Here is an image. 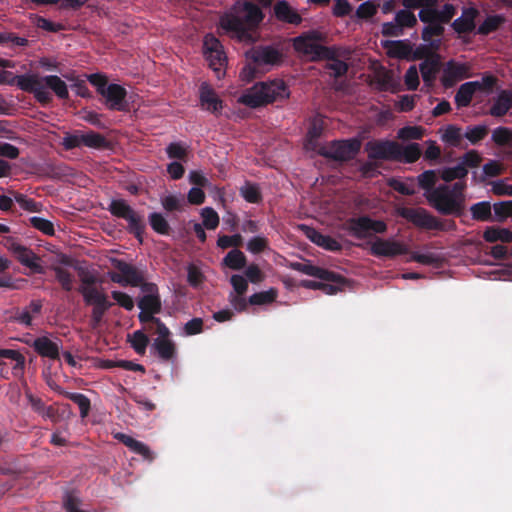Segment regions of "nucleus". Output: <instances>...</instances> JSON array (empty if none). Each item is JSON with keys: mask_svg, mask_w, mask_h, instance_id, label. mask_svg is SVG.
<instances>
[{"mask_svg": "<svg viewBox=\"0 0 512 512\" xmlns=\"http://www.w3.org/2000/svg\"><path fill=\"white\" fill-rule=\"evenodd\" d=\"M169 158L184 159L187 155V147L181 143H171L166 148Z\"/></svg>", "mask_w": 512, "mask_h": 512, "instance_id": "60", "label": "nucleus"}, {"mask_svg": "<svg viewBox=\"0 0 512 512\" xmlns=\"http://www.w3.org/2000/svg\"><path fill=\"white\" fill-rule=\"evenodd\" d=\"M468 76L469 66L467 64L449 61L443 69L441 82L445 87H451Z\"/></svg>", "mask_w": 512, "mask_h": 512, "instance_id": "17", "label": "nucleus"}, {"mask_svg": "<svg viewBox=\"0 0 512 512\" xmlns=\"http://www.w3.org/2000/svg\"><path fill=\"white\" fill-rule=\"evenodd\" d=\"M290 268L323 281L334 282L336 280L334 273L314 266L308 262H294L290 264Z\"/></svg>", "mask_w": 512, "mask_h": 512, "instance_id": "22", "label": "nucleus"}, {"mask_svg": "<svg viewBox=\"0 0 512 512\" xmlns=\"http://www.w3.org/2000/svg\"><path fill=\"white\" fill-rule=\"evenodd\" d=\"M483 238L490 243L498 241L510 243L512 242V232L507 228L488 227L483 233Z\"/></svg>", "mask_w": 512, "mask_h": 512, "instance_id": "30", "label": "nucleus"}, {"mask_svg": "<svg viewBox=\"0 0 512 512\" xmlns=\"http://www.w3.org/2000/svg\"><path fill=\"white\" fill-rule=\"evenodd\" d=\"M274 13L278 20L298 25L302 18L298 12L291 7L286 1H280L274 6Z\"/></svg>", "mask_w": 512, "mask_h": 512, "instance_id": "27", "label": "nucleus"}, {"mask_svg": "<svg viewBox=\"0 0 512 512\" xmlns=\"http://www.w3.org/2000/svg\"><path fill=\"white\" fill-rule=\"evenodd\" d=\"M324 128V119L320 116H317L311 120L310 127L307 132V137L309 140H313L319 137Z\"/></svg>", "mask_w": 512, "mask_h": 512, "instance_id": "56", "label": "nucleus"}, {"mask_svg": "<svg viewBox=\"0 0 512 512\" xmlns=\"http://www.w3.org/2000/svg\"><path fill=\"white\" fill-rule=\"evenodd\" d=\"M276 297H277V291L275 289L271 288L267 291H263V292H259V293H255V294L251 295L249 298V302L252 305H264V304L272 303L276 299Z\"/></svg>", "mask_w": 512, "mask_h": 512, "instance_id": "41", "label": "nucleus"}, {"mask_svg": "<svg viewBox=\"0 0 512 512\" xmlns=\"http://www.w3.org/2000/svg\"><path fill=\"white\" fill-rule=\"evenodd\" d=\"M89 82L101 94L110 109L123 110L126 90L118 84H108L107 78L103 74H91L87 77Z\"/></svg>", "mask_w": 512, "mask_h": 512, "instance_id": "4", "label": "nucleus"}, {"mask_svg": "<svg viewBox=\"0 0 512 512\" xmlns=\"http://www.w3.org/2000/svg\"><path fill=\"white\" fill-rule=\"evenodd\" d=\"M240 193L242 197L249 203H258L261 200L259 188L254 184H244L240 189Z\"/></svg>", "mask_w": 512, "mask_h": 512, "instance_id": "44", "label": "nucleus"}, {"mask_svg": "<svg viewBox=\"0 0 512 512\" xmlns=\"http://www.w3.org/2000/svg\"><path fill=\"white\" fill-rule=\"evenodd\" d=\"M22 86L23 91L32 93L36 100L42 104H47L52 99L48 88L61 99H66L69 96L68 87L65 81L57 75L41 77L38 74L29 73V78L22 79Z\"/></svg>", "mask_w": 512, "mask_h": 512, "instance_id": "2", "label": "nucleus"}, {"mask_svg": "<svg viewBox=\"0 0 512 512\" xmlns=\"http://www.w3.org/2000/svg\"><path fill=\"white\" fill-rule=\"evenodd\" d=\"M203 55L216 77L218 79L223 78L226 71L227 57L221 42L212 34H207L203 39Z\"/></svg>", "mask_w": 512, "mask_h": 512, "instance_id": "5", "label": "nucleus"}, {"mask_svg": "<svg viewBox=\"0 0 512 512\" xmlns=\"http://www.w3.org/2000/svg\"><path fill=\"white\" fill-rule=\"evenodd\" d=\"M142 292L145 295L138 302L139 308L150 313H158L161 303L156 285L151 283L144 284Z\"/></svg>", "mask_w": 512, "mask_h": 512, "instance_id": "19", "label": "nucleus"}, {"mask_svg": "<svg viewBox=\"0 0 512 512\" xmlns=\"http://www.w3.org/2000/svg\"><path fill=\"white\" fill-rule=\"evenodd\" d=\"M82 146L101 148L105 145V138L94 131L81 132Z\"/></svg>", "mask_w": 512, "mask_h": 512, "instance_id": "37", "label": "nucleus"}, {"mask_svg": "<svg viewBox=\"0 0 512 512\" xmlns=\"http://www.w3.org/2000/svg\"><path fill=\"white\" fill-rule=\"evenodd\" d=\"M382 47L385 49L387 55L392 58L416 60L425 58L426 56L425 46H421L417 48L415 51H413L410 43L405 40L383 41Z\"/></svg>", "mask_w": 512, "mask_h": 512, "instance_id": "10", "label": "nucleus"}, {"mask_svg": "<svg viewBox=\"0 0 512 512\" xmlns=\"http://www.w3.org/2000/svg\"><path fill=\"white\" fill-rule=\"evenodd\" d=\"M465 184L455 183L452 187L441 185L433 191L425 192L428 202L443 214H458L464 207Z\"/></svg>", "mask_w": 512, "mask_h": 512, "instance_id": "3", "label": "nucleus"}, {"mask_svg": "<svg viewBox=\"0 0 512 512\" xmlns=\"http://www.w3.org/2000/svg\"><path fill=\"white\" fill-rule=\"evenodd\" d=\"M441 139L451 146H456L461 140L460 130L454 126H448L444 129Z\"/></svg>", "mask_w": 512, "mask_h": 512, "instance_id": "55", "label": "nucleus"}, {"mask_svg": "<svg viewBox=\"0 0 512 512\" xmlns=\"http://www.w3.org/2000/svg\"><path fill=\"white\" fill-rule=\"evenodd\" d=\"M32 346L39 355L50 359H57L62 343L58 338L53 339L49 336H41L34 340Z\"/></svg>", "mask_w": 512, "mask_h": 512, "instance_id": "18", "label": "nucleus"}, {"mask_svg": "<svg viewBox=\"0 0 512 512\" xmlns=\"http://www.w3.org/2000/svg\"><path fill=\"white\" fill-rule=\"evenodd\" d=\"M390 186L401 194L412 195L415 193V183L413 179L390 181Z\"/></svg>", "mask_w": 512, "mask_h": 512, "instance_id": "45", "label": "nucleus"}, {"mask_svg": "<svg viewBox=\"0 0 512 512\" xmlns=\"http://www.w3.org/2000/svg\"><path fill=\"white\" fill-rule=\"evenodd\" d=\"M242 242V237L239 234L233 236H220L217 245L220 248L226 249L229 247H238Z\"/></svg>", "mask_w": 512, "mask_h": 512, "instance_id": "63", "label": "nucleus"}, {"mask_svg": "<svg viewBox=\"0 0 512 512\" xmlns=\"http://www.w3.org/2000/svg\"><path fill=\"white\" fill-rule=\"evenodd\" d=\"M128 339L131 346L138 354L143 355L145 353L149 339L142 331H135L133 334L128 336Z\"/></svg>", "mask_w": 512, "mask_h": 512, "instance_id": "38", "label": "nucleus"}, {"mask_svg": "<svg viewBox=\"0 0 512 512\" xmlns=\"http://www.w3.org/2000/svg\"><path fill=\"white\" fill-rule=\"evenodd\" d=\"M368 157L371 159H393L399 153V144L394 141H371L366 145Z\"/></svg>", "mask_w": 512, "mask_h": 512, "instance_id": "15", "label": "nucleus"}, {"mask_svg": "<svg viewBox=\"0 0 512 512\" xmlns=\"http://www.w3.org/2000/svg\"><path fill=\"white\" fill-rule=\"evenodd\" d=\"M436 180L437 174L433 170L425 171L418 176V183L425 192L433 191L435 189L433 186L436 183Z\"/></svg>", "mask_w": 512, "mask_h": 512, "instance_id": "50", "label": "nucleus"}, {"mask_svg": "<svg viewBox=\"0 0 512 512\" xmlns=\"http://www.w3.org/2000/svg\"><path fill=\"white\" fill-rule=\"evenodd\" d=\"M23 78H29V73L22 75H14L9 71L0 70V85H16L19 89L23 91Z\"/></svg>", "mask_w": 512, "mask_h": 512, "instance_id": "42", "label": "nucleus"}, {"mask_svg": "<svg viewBox=\"0 0 512 512\" xmlns=\"http://www.w3.org/2000/svg\"><path fill=\"white\" fill-rule=\"evenodd\" d=\"M268 247H269L268 239L263 236H255L247 242V250L249 252H251L252 254L261 253V252L267 250Z\"/></svg>", "mask_w": 512, "mask_h": 512, "instance_id": "49", "label": "nucleus"}, {"mask_svg": "<svg viewBox=\"0 0 512 512\" xmlns=\"http://www.w3.org/2000/svg\"><path fill=\"white\" fill-rule=\"evenodd\" d=\"M259 85L265 105L287 99L290 95L287 85L281 79L259 82Z\"/></svg>", "mask_w": 512, "mask_h": 512, "instance_id": "13", "label": "nucleus"}, {"mask_svg": "<svg viewBox=\"0 0 512 512\" xmlns=\"http://www.w3.org/2000/svg\"><path fill=\"white\" fill-rule=\"evenodd\" d=\"M114 437L122 442L125 446H127L132 452L141 455L147 460L153 459V453L151 452L150 448L143 442H140L124 433H116Z\"/></svg>", "mask_w": 512, "mask_h": 512, "instance_id": "26", "label": "nucleus"}, {"mask_svg": "<svg viewBox=\"0 0 512 512\" xmlns=\"http://www.w3.org/2000/svg\"><path fill=\"white\" fill-rule=\"evenodd\" d=\"M112 297L117 302V304L124 309L130 311L134 308V301L128 294L120 291H113Z\"/></svg>", "mask_w": 512, "mask_h": 512, "instance_id": "59", "label": "nucleus"}, {"mask_svg": "<svg viewBox=\"0 0 512 512\" xmlns=\"http://www.w3.org/2000/svg\"><path fill=\"white\" fill-rule=\"evenodd\" d=\"M224 264L233 270H240L246 264V257L240 250L230 251L224 258Z\"/></svg>", "mask_w": 512, "mask_h": 512, "instance_id": "35", "label": "nucleus"}, {"mask_svg": "<svg viewBox=\"0 0 512 512\" xmlns=\"http://www.w3.org/2000/svg\"><path fill=\"white\" fill-rule=\"evenodd\" d=\"M155 325L158 337L154 340L152 347L160 358L168 360L174 354V344L169 339L170 332L160 320H155Z\"/></svg>", "mask_w": 512, "mask_h": 512, "instance_id": "14", "label": "nucleus"}, {"mask_svg": "<svg viewBox=\"0 0 512 512\" xmlns=\"http://www.w3.org/2000/svg\"><path fill=\"white\" fill-rule=\"evenodd\" d=\"M3 245L23 266L37 273L43 271L40 258L31 249L20 244L15 238L6 237Z\"/></svg>", "mask_w": 512, "mask_h": 512, "instance_id": "9", "label": "nucleus"}, {"mask_svg": "<svg viewBox=\"0 0 512 512\" xmlns=\"http://www.w3.org/2000/svg\"><path fill=\"white\" fill-rule=\"evenodd\" d=\"M300 228L304 232V234L307 236V238H309L316 245L323 247L324 249L329 250V251L340 250L341 245L334 238H332L330 236L322 235L318 231H316L314 228H311L308 226H301Z\"/></svg>", "mask_w": 512, "mask_h": 512, "instance_id": "23", "label": "nucleus"}, {"mask_svg": "<svg viewBox=\"0 0 512 512\" xmlns=\"http://www.w3.org/2000/svg\"><path fill=\"white\" fill-rule=\"evenodd\" d=\"M360 147L361 142L358 139L334 141L322 147L320 153L336 160H348L358 153Z\"/></svg>", "mask_w": 512, "mask_h": 512, "instance_id": "11", "label": "nucleus"}, {"mask_svg": "<svg viewBox=\"0 0 512 512\" xmlns=\"http://www.w3.org/2000/svg\"><path fill=\"white\" fill-rule=\"evenodd\" d=\"M394 19L402 30L406 27H413L417 23L416 16L409 10L398 11Z\"/></svg>", "mask_w": 512, "mask_h": 512, "instance_id": "48", "label": "nucleus"}, {"mask_svg": "<svg viewBox=\"0 0 512 512\" xmlns=\"http://www.w3.org/2000/svg\"><path fill=\"white\" fill-rule=\"evenodd\" d=\"M345 229L354 237L364 239L373 234H382L386 232L387 225L381 220H373L369 217H359L347 221Z\"/></svg>", "mask_w": 512, "mask_h": 512, "instance_id": "8", "label": "nucleus"}, {"mask_svg": "<svg viewBox=\"0 0 512 512\" xmlns=\"http://www.w3.org/2000/svg\"><path fill=\"white\" fill-rule=\"evenodd\" d=\"M62 145L67 150H70V149H73V148L82 147L81 131H77V132H75L73 134L67 133L63 137Z\"/></svg>", "mask_w": 512, "mask_h": 512, "instance_id": "62", "label": "nucleus"}, {"mask_svg": "<svg viewBox=\"0 0 512 512\" xmlns=\"http://www.w3.org/2000/svg\"><path fill=\"white\" fill-rule=\"evenodd\" d=\"M109 210L113 215L126 219L133 229L138 230L140 228L141 221L139 216L125 201L113 200L109 206Z\"/></svg>", "mask_w": 512, "mask_h": 512, "instance_id": "20", "label": "nucleus"}, {"mask_svg": "<svg viewBox=\"0 0 512 512\" xmlns=\"http://www.w3.org/2000/svg\"><path fill=\"white\" fill-rule=\"evenodd\" d=\"M426 50L428 49L426 48ZM425 54L426 59L420 64V71L422 74L423 81L427 85H431L438 71L440 57L439 55L436 54L427 57V51H425Z\"/></svg>", "mask_w": 512, "mask_h": 512, "instance_id": "29", "label": "nucleus"}, {"mask_svg": "<svg viewBox=\"0 0 512 512\" xmlns=\"http://www.w3.org/2000/svg\"><path fill=\"white\" fill-rule=\"evenodd\" d=\"M93 279L83 278L82 285L80 286V292L83 295L84 301L88 305H100L108 304L107 297L104 293L92 286Z\"/></svg>", "mask_w": 512, "mask_h": 512, "instance_id": "21", "label": "nucleus"}, {"mask_svg": "<svg viewBox=\"0 0 512 512\" xmlns=\"http://www.w3.org/2000/svg\"><path fill=\"white\" fill-rule=\"evenodd\" d=\"M475 92L489 93L496 84V78L490 74L484 75L481 80L471 81Z\"/></svg>", "mask_w": 512, "mask_h": 512, "instance_id": "46", "label": "nucleus"}, {"mask_svg": "<svg viewBox=\"0 0 512 512\" xmlns=\"http://www.w3.org/2000/svg\"><path fill=\"white\" fill-rule=\"evenodd\" d=\"M443 21L429 22V25L424 28L422 33V38L426 42H430V45L433 49H437L439 47V41L433 42L431 41L433 36H440L443 33V27L441 25Z\"/></svg>", "mask_w": 512, "mask_h": 512, "instance_id": "33", "label": "nucleus"}, {"mask_svg": "<svg viewBox=\"0 0 512 512\" xmlns=\"http://www.w3.org/2000/svg\"><path fill=\"white\" fill-rule=\"evenodd\" d=\"M437 0H432V2L424 5L419 12V18L422 22H436L439 21L440 14L436 9Z\"/></svg>", "mask_w": 512, "mask_h": 512, "instance_id": "39", "label": "nucleus"}, {"mask_svg": "<svg viewBox=\"0 0 512 512\" xmlns=\"http://www.w3.org/2000/svg\"><path fill=\"white\" fill-rule=\"evenodd\" d=\"M424 131L421 126H407L398 131V138L402 140L421 139Z\"/></svg>", "mask_w": 512, "mask_h": 512, "instance_id": "51", "label": "nucleus"}, {"mask_svg": "<svg viewBox=\"0 0 512 512\" xmlns=\"http://www.w3.org/2000/svg\"><path fill=\"white\" fill-rule=\"evenodd\" d=\"M400 214L420 227L432 228L435 225V219L423 209H402Z\"/></svg>", "mask_w": 512, "mask_h": 512, "instance_id": "28", "label": "nucleus"}, {"mask_svg": "<svg viewBox=\"0 0 512 512\" xmlns=\"http://www.w3.org/2000/svg\"><path fill=\"white\" fill-rule=\"evenodd\" d=\"M421 155V149L419 144L412 143L407 146L399 145V153L395 160L404 161L406 163H413Z\"/></svg>", "mask_w": 512, "mask_h": 512, "instance_id": "31", "label": "nucleus"}, {"mask_svg": "<svg viewBox=\"0 0 512 512\" xmlns=\"http://www.w3.org/2000/svg\"><path fill=\"white\" fill-rule=\"evenodd\" d=\"M468 170L462 164H458L455 167H448L440 172L441 178L445 182H451L455 179H463L466 177Z\"/></svg>", "mask_w": 512, "mask_h": 512, "instance_id": "36", "label": "nucleus"}, {"mask_svg": "<svg viewBox=\"0 0 512 512\" xmlns=\"http://www.w3.org/2000/svg\"><path fill=\"white\" fill-rule=\"evenodd\" d=\"M246 57L258 68H271L284 62L285 53L278 46H257L247 51Z\"/></svg>", "mask_w": 512, "mask_h": 512, "instance_id": "6", "label": "nucleus"}, {"mask_svg": "<svg viewBox=\"0 0 512 512\" xmlns=\"http://www.w3.org/2000/svg\"><path fill=\"white\" fill-rule=\"evenodd\" d=\"M512 108V89L498 93L490 108V114L495 117L504 116Z\"/></svg>", "mask_w": 512, "mask_h": 512, "instance_id": "25", "label": "nucleus"}, {"mask_svg": "<svg viewBox=\"0 0 512 512\" xmlns=\"http://www.w3.org/2000/svg\"><path fill=\"white\" fill-rule=\"evenodd\" d=\"M474 14H475V11L472 10V11L466 13V17L464 19H457L453 24L455 29L460 32L472 30L474 28V23H473Z\"/></svg>", "mask_w": 512, "mask_h": 512, "instance_id": "58", "label": "nucleus"}, {"mask_svg": "<svg viewBox=\"0 0 512 512\" xmlns=\"http://www.w3.org/2000/svg\"><path fill=\"white\" fill-rule=\"evenodd\" d=\"M473 86L474 85L470 84L469 82H466L459 87L455 96V102L459 107H465L469 105L473 95L476 93L473 89Z\"/></svg>", "mask_w": 512, "mask_h": 512, "instance_id": "34", "label": "nucleus"}, {"mask_svg": "<svg viewBox=\"0 0 512 512\" xmlns=\"http://www.w3.org/2000/svg\"><path fill=\"white\" fill-rule=\"evenodd\" d=\"M481 161V156L476 151L471 150L463 156L459 164H462L468 170V168L477 167Z\"/></svg>", "mask_w": 512, "mask_h": 512, "instance_id": "64", "label": "nucleus"}, {"mask_svg": "<svg viewBox=\"0 0 512 512\" xmlns=\"http://www.w3.org/2000/svg\"><path fill=\"white\" fill-rule=\"evenodd\" d=\"M370 252L377 257L393 258L409 252V247L402 241L394 238H375L370 242Z\"/></svg>", "mask_w": 512, "mask_h": 512, "instance_id": "12", "label": "nucleus"}, {"mask_svg": "<svg viewBox=\"0 0 512 512\" xmlns=\"http://www.w3.org/2000/svg\"><path fill=\"white\" fill-rule=\"evenodd\" d=\"M471 213L474 219L488 220L491 215V207L487 202H480L471 207Z\"/></svg>", "mask_w": 512, "mask_h": 512, "instance_id": "54", "label": "nucleus"}, {"mask_svg": "<svg viewBox=\"0 0 512 512\" xmlns=\"http://www.w3.org/2000/svg\"><path fill=\"white\" fill-rule=\"evenodd\" d=\"M203 226L206 229L214 230L219 225V216L211 207H205L201 210Z\"/></svg>", "mask_w": 512, "mask_h": 512, "instance_id": "40", "label": "nucleus"}, {"mask_svg": "<svg viewBox=\"0 0 512 512\" xmlns=\"http://www.w3.org/2000/svg\"><path fill=\"white\" fill-rule=\"evenodd\" d=\"M237 102L250 108L264 106V98L262 96L259 83H256L252 87L243 91L242 94L237 98Z\"/></svg>", "mask_w": 512, "mask_h": 512, "instance_id": "24", "label": "nucleus"}, {"mask_svg": "<svg viewBox=\"0 0 512 512\" xmlns=\"http://www.w3.org/2000/svg\"><path fill=\"white\" fill-rule=\"evenodd\" d=\"M271 3L272 0H237L220 16L219 28L240 42H255L256 30L264 19L262 10Z\"/></svg>", "mask_w": 512, "mask_h": 512, "instance_id": "1", "label": "nucleus"}, {"mask_svg": "<svg viewBox=\"0 0 512 512\" xmlns=\"http://www.w3.org/2000/svg\"><path fill=\"white\" fill-rule=\"evenodd\" d=\"M152 228L160 234H168L169 224L167 220L159 213H152L149 217Z\"/></svg>", "mask_w": 512, "mask_h": 512, "instance_id": "53", "label": "nucleus"}, {"mask_svg": "<svg viewBox=\"0 0 512 512\" xmlns=\"http://www.w3.org/2000/svg\"><path fill=\"white\" fill-rule=\"evenodd\" d=\"M378 10V4L374 0H368L360 4L356 10V16L360 19L373 17Z\"/></svg>", "mask_w": 512, "mask_h": 512, "instance_id": "43", "label": "nucleus"}, {"mask_svg": "<svg viewBox=\"0 0 512 512\" xmlns=\"http://www.w3.org/2000/svg\"><path fill=\"white\" fill-rule=\"evenodd\" d=\"M492 139L498 145H506L512 140V134L507 128L499 127L493 131Z\"/></svg>", "mask_w": 512, "mask_h": 512, "instance_id": "57", "label": "nucleus"}, {"mask_svg": "<svg viewBox=\"0 0 512 512\" xmlns=\"http://www.w3.org/2000/svg\"><path fill=\"white\" fill-rule=\"evenodd\" d=\"M56 278L65 290H71L73 287V276L70 271L62 266L54 267Z\"/></svg>", "mask_w": 512, "mask_h": 512, "instance_id": "47", "label": "nucleus"}, {"mask_svg": "<svg viewBox=\"0 0 512 512\" xmlns=\"http://www.w3.org/2000/svg\"><path fill=\"white\" fill-rule=\"evenodd\" d=\"M30 221H31V224L33 225V227L42 231L43 233H45L47 235L54 234V227L50 221H48L44 218H41V217H32L30 219Z\"/></svg>", "mask_w": 512, "mask_h": 512, "instance_id": "61", "label": "nucleus"}, {"mask_svg": "<svg viewBox=\"0 0 512 512\" xmlns=\"http://www.w3.org/2000/svg\"><path fill=\"white\" fill-rule=\"evenodd\" d=\"M66 396L78 405L80 414L83 418L88 415L90 410V401L85 395L79 393H67Z\"/></svg>", "mask_w": 512, "mask_h": 512, "instance_id": "52", "label": "nucleus"}, {"mask_svg": "<svg viewBox=\"0 0 512 512\" xmlns=\"http://www.w3.org/2000/svg\"><path fill=\"white\" fill-rule=\"evenodd\" d=\"M294 49L311 60L322 59L327 56L326 49L321 45V34L309 32L293 39Z\"/></svg>", "mask_w": 512, "mask_h": 512, "instance_id": "7", "label": "nucleus"}, {"mask_svg": "<svg viewBox=\"0 0 512 512\" xmlns=\"http://www.w3.org/2000/svg\"><path fill=\"white\" fill-rule=\"evenodd\" d=\"M116 267L119 269L121 274L127 279L131 286H138L142 280V275L132 266L118 261Z\"/></svg>", "mask_w": 512, "mask_h": 512, "instance_id": "32", "label": "nucleus"}, {"mask_svg": "<svg viewBox=\"0 0 512 512\" xmlns=\"http://www.w3.org/2000/svg\"><path fill=\"white\" fill-rule=\"evenodd\" d=\"M199 100L202 109L215 115H220L224 108L222 99L216 91L206 82L202 83L199 89Z\"/></svg>", "mask_w": 512, "mask_h": 512, "instance_id": "16", "label": "nucleus"}]
</instances>
